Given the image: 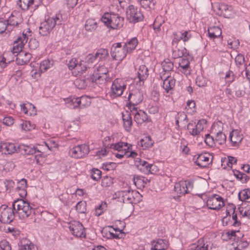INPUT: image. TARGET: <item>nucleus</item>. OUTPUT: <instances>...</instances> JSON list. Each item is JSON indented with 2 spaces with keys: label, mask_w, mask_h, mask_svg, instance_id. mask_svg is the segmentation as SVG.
<instances>
[{
  "label": "nucleus",
  "mask_w": 250,
  "mask_h": 250,
  "mask_svg": "<svg viewBox=\"0 0 250 250\" xmlns=\"http://www.w3.org/2000/svg\"><path fill=\"white\" fill-rule=\"evenodd\" d=\"M101 20L105 25L113 29L121 28L124 23V18L114 13H104Z\"/></svg>",
  "instance_id": "nucleus-1"
},
{
  "label": "nucleus",
  "mask_w": 250,
  "mask_h": 250,
  "mask_svg": "<svg viewBox=\"0 0 250 250\" xmlns=\"http://www.w3.org/2000/svg\"><path fill=\"white\" fill-rule=\"evenodd\" d=\"M21 40V38H18L17 40L15 41L14 42L13 47L11 52H5L3 54V55L1 57H0V67L1 69L4 68L7 66V64L9 63L12 61L10 60H7V62H6L7 59L5 57L7 56L8 54L12 53V54H14L17 53V54L23 51L22 49L24 43L22 42H20Z\"/></svg>",
  "instance_id": "nucleus-2"
},
{
  "label": "nucleus",
  "mask_w": 250,
  "mask_h": 250,
  "mask_svg": "<svg viewBox=\"0 0 250 250\" xmlns=\"http://www.w3.org/2000/svg\"><path fill=\"white\" fill-rule=\"evenodd\" d=\"M91 75L92 83L102 84L108 80V70L104 65L99 66Z\"/></svg>",
  "instance_id": "nucleus-3"
},
{
  "label": "nucleus",
  "mask_w": 250,
  "mask_h": 250,
  "mask_svg": "<svg viewBox=\"0 0 250 250\" xmlns=\"http://www.w3.org/2000/svg\"><path fill=\"white\" fill-rule=\"evenodd\" d=\"M124 45L122 46L121 42L114 43L110 49L111 56L113 59L117 61H122L128 53Z\"/></svg>",
  "instance_id": "nucleus-4"
},
{
  "label": "nucleus",
  "mask_w": 250,
  "mask_h": 250,
  "mask_svg": "<svg viewBox=\"0 0 250 250\" xmlns=\"http://www.w3.org/2000/svg\"><path fill=\"white\" fill-rule=\"evenodd\" d=\"M127 19L130 22L136 23L142 21L144 16L140 10L133 5H129L126 9Z\"/></svg>",
  "instance_id": "nucleus-5"
},
{
  "label": "nucleus",
  "mask_w": 250,
  "mask_h": 250,
  "mask_svg": "<svg viewBox=\"0 0 250 250\" xmlns=\"http://www.w3.org/2000/svg\"><path fill=\"white\" fill-rule=\"evenodd\" d=\"M213 156L209 153H204L195 155L193 158L194 163L202 168L207 167L212 163Z\"/></svg>",
  "instance_id": "nucleus-6"
},
{
  "label": "nucleus",
  "mask_w": 250,
  "mask_h": 250,
  "mask_svg": "<svg viewBox=\"0 0 250 250\" xmlns=\"http://www.w3.org/2000/svg\"><path fill=\"white\" fill-rule=\"evenodd\" d=\"M125 88L126 84L123 80L121 79H115L111 87V96L115 98L121 96Z\"/></svg>",
  "instance_id": "nucleus-7"
},
{
  "label": "nucleus",
  "mask_w": 250,
  "mask_h": 250,
  "mask_svg": "<svg viewBox=\"0 0 250 250\" xmlns=\"http://www.w3.org/2000/svg\"><path fill=\"white\" fill-rule=\"evenodd\" d=\"M139 192L136 190H125L119 191L115 193L116 197H122L124 203H133L135 201V196H137Z\"/></svg>",
  "instance_id": "nucleus-8"
},
{
  "label": "nucleus",
  "mask_w": 250,
  "mask_h": 250,
  "mask_svg": "<svg viewBox=\"0 0 250 250\" xmlns=\"http://www.w3.org/2000/svg\"><path fill=\"white\" fill-rule=\"evenodd\" d=\"M206 204L208 208L213 210H219L225 205L223 198L217 194L208 197Z\"/></svg>",
  "instance_id": "nucleus-9"
},
{
  "label": "nucleus",
  "mask_w": 250,
  "mask_h": 250,
  "mask_svg": "<svg viewBox=\"0 0 250 250\" xmlns=\"http://www.w3.org/2000/svg\"><path fill=\"white\" fill-rule=\"evenodd\" d=\"M3 207L0 215V221L4 224H10L15 218V212L13 208H8L7 206L2 205L0 209Z\"/></svg>",
  "instance_id": "nucleus-10"
},
{
  "label": "nucleus",
  "mask_w": 250,
  "mask_h": 250,
  "mask_svg": "<svg viewBox=\"0 0 250 250\" xmlns=\"http://www.w3.org/2000/svg\"><path fill=\"white\" fill-rule=\"evenodd\" d=\"M89 152L88 146L82 144L78 145L69 151L71 157L75 158H81L87 155Z\"/></svg>",
  "instance_id": "nucleus-11"
},
{
  "label": "nucleus",
  "mask_w": 250,
  "mask_h": 250,
  "mask_svg": "<svg viewBox=\"0 0 250 250\" xmlns=\"http://www.w3.org/2000/svg\"><path fill=\"white\" fill-rule=\"evenodd\" d=\"M53 22V20H50V18H48L42 22L39 27L40 34L42 36L49 35L54 28V23Z\"/></svg>",
  "instance_id": "nucleus-12"
},
{
  "label": "nucleus",
  "mask_w": 250,
  "mask_h": 250,
  "mask_svg": "<svg viewBox=\"0 0 250 250\" xmlns=\"http://www.w3.org/2000/svg\"><path fill=\"white\" fill-rule=\"evenodd\" d=\"M69 229L72 234L77 237H85L84 228L78 221H74L70 224Z\"/></svg>",
  "instance_id": "nucleus-13"
},
{
  "label": "nucleus",
  "mask_w": 250,
  "mask_h": 250,
  "mask_svg": "<svg viewBox=\"0 0 250 250\" xmlns=\"http://www.w3.org/2000/svg\"><path fill=\"white\" fill-rule=\"evenodd\" d=\"M18 152L23 155H32L35 154L37 151V148L33 145H25L24 144H20L18 146Z\"/></svg>",
  "instance_id": "nucleus-14"
},
{
  "label": "nucleus",
  "mask_w": 250,
  "mask_h": 250,
  "mask_svg": "<svg viewBox=\"0 0 250 250\" xmlns=\"http://www.w3.org/2000/svg\"><path fill=\"white\" fill-rule=\"evenodd\" d=\"M92 76L91 74L87 77L84 76L81 78L77 79L75 82L74 84L79 89H85L90 82H92Z\"/></svg>",
  "instance_id": "nucleus-15"
},
{
  "label": "nucleus",
  "mask_w": 250,
  "mask_h": 250,
  "mask_svg": "<svg viewBox=\"0 0 250 250\" xmlns=\"http://www.w3.org/2000/svg\"><path fill=\"white\" fill-rule=\"evenodd\" d=\"M153 247L151 250H166L168 247V242L166 240L158 239L151 242Z\"/></svg>",
  "instance_id": "nucleus-16"
},
{
  "label": "nucleus",
  "mask_w": 250,
  "mask_h": 250,
  "mask_svg": "<svg viewBox=\"0 0 250 250\" xmlns=\"http://www.w3.org/2000/svg\"><path fill=\"white\" fill-rule=\"evenodd\" d=\"M17 62L18 64L22 65L28 63L32 57L30 53L24 51L17 54Z\"/></svg>",
  "instance_id": "nucleus-17"
},
{
  "label": "nucleus",
  "mask_w": 250,
  "mask_h": 250,
  "mask_svg": "<svg viewBox=\"0 0 250 250\" xmlns=\"http://www.w3.org/2000/svg\"><path fill=\"white\" fill-rule=\"evenodd\" d=\"M143 97L140 92L135 93H130L128 97V101L129 105H137L142 102Z\"/></svg>",
  "instance_id": "nucleus-18"
},
{
  "label": "nucleus",
  "mask_w": 250,
  "mask_h": 250,
  "mask_svg": "<svg viewBox=\"0 0 250 250\" xmlns=\"http://www.w3.org/2000/svg\"><path fill=\"white\" fill-rule=\"evenodd\" d=\"M134 121L137 124L140 125L149 121L147 114L142 110H139L135 114Z\"/></svg>",
  "instance_id": "nucleus-19"
},
{
  "label": "nucleus",
  "mask_w": 250,
  "mask_h": 250,
  "mask_svg": "<svg viewBox=\"0 0 250 250\" xmlns=\"http://www.w3.org/2000/svg\"><path fill=\"white\" fill-rule=\"evenodd\" d=\"M230 141L233 146H237L241 142L243 138L237 130H233L229 134Z\"/></svg>",
  "instance_id": "nucleus-20"
},
{
  "label": "nucleus",
  "mask_w": 250,
  "mask_h": 250,
  "mask_svg": "<svg viewBox=\"0 0 250 250\" xmlns=\"http://www.w3.org/2000/svg\"><path fill=\"white\" fill-rule=\"evenodd\" d=\"M122 118L124 121V126L125 130L127 131H130L132 125L131 114L126 111L125 113H122Z\"/></svg>",
  "instance_id": "nucleus-21"
},
{
  "label": "nucleus",
  "mask_w": 250,
  "mask_h": 250,
  "mask_svg": "<svg viewBox=\"0 0 250 250\" xmlns=\"http://www.w3.org/2000/svg\"><path fill=\"white\" fill-rule=\"evenodd\" d=\"M189 62L188 60L182 58L179 62V69L180 71L186 75L190 74V68Z\"/></svg>",
  "instance_id": "nucleus-22"
},
{
  "label": "nucleus",
  "mask_w": 250,
  "mask_h": 250,
  "mask_svg": "<svg viewBox=\"0 0 250 250\" xmlns=\"http://www.w3.org/2000/svg\"><path fill=\"white\" fill-rule=\"evenodd\" d=\"M208 34L210 39L212 40L219 38L222 35L221 29L218 26L210 27L208 28Z\"/></svg>",
  "instance_id": "nucleus-23"
},
{
  "label": "nucleus",
  "mask_w": 250,
  "mask_h": 250,
  "mask_svg": "<svg viewBox=\"0 0 250 250\" xmlns=\"http://www.w3.org/2000/svg\"><path fill=\"white\" fill-rule=\"evenodd\" d=\"M175 83V80L171 77L167 76L163 81V87L168 93L169 91L174 87Z\"/></svg>",
  "instance_id": "nucleus-24"
},
{
  "label": "nucleus",
  "mask_w": 250,
  "mask_h": 250,
  "mask_svg": "<svg viewBox=\"0 0 250 250\" xmlns=\"http://www.w3.org/2000/svg\"><path fill=\"white\" fill-rule=\"evenodd\" d=\"M214 8H215L214 11H216L217 14L225 16L227 12L230 11V6L224 3H221L217 5Z\"/></svg>",
  "instance_id": "nucleus-25"
},
{
  "label": "nucleus",
  "mask_w": 250,
  "mask_h": 250,
  "mask_svg": "<svg viewBox=\"0 0 250 250\" xmlns=\"http://www.w3.org/2000/svg\"><path fill=\"white\" fill-rule=\"evenodd\" d=\"M6 21L8 27L10 26H16L21 22V18L20 15L17 16L11 14Z\"/></svg>",
  "instance_id": "nucleus-26"
},
{
  "label": "nucleus",
  "mask_w": 250,
  "mask_h": 250,
  "mask_svg": "<svg viewBox=\"0 0 250 250\" xmlns=\"http://www.w3.org/2000/svg\"><path fill=\"white\" fill-rule=\"evenodd\" d=\"M28 201L24 200L22 199H18L17 200L14 201V202L12 204V207L13 209L16 210V206L17 207V210L16 212H17L20 215V212H21V210L23 209L24 208V205L26 206L27 204Z\"/></svg>",
  "instance_id": "nucleus-27"
},
{
  "label": "nucleus",
  "mask_w": 250,
  "mask_h": 250,
  "mask_svg": "<svg viewBox=\"0 0 250 250\" xmlns=\"http://www.w3.org/2000/svg\"><path fill=\"white\" fill-rule=\"evenodd\" d=\"M174 190L180 195H185L187 193V187L185 181H180L175 184Z\"/></svg>",
  "instance_id": "nucleus-28"
},
{
  "label": "nucleus",
  "mask_w": 250,
  "mask_h": 250,
  "mask_svg": "<svg viewBox=\"0 0 250 250\" xmlns=\"http://www.w3.org/2000/svg\"><path fill=\"white\" fill-rule=\"evenodd\" d=\"M19 250H38V249L33 243L25 239L21 241Z\"/></svg>",
  "instance_id": "nucleus-29"
},
{
  "label": "nucleus",
  "mask_w": 250,
  "mask_h": 250,
  "mask_svg": "<svg viewBox=\"0 0 250 250\" xmlns=\"http://www.w3.org/2000/svg\"><path fill=\"white\" fill-rule=\"evenodd\" d=\"M148 76L147 68L145 65H141L138 71V77L140 81H144Z\"/></svg>",
  "instance_id": "nucleus-30"
},
{
  "label": "nucleus",
  "mask_w": 250,
  "mask_h": 250,
  "mask_svg": "<svg viewBox=\"0 0 250 250\" xmlns=\"http://www.w3.org/2000/svg\"><path fill=\"white\" fill-rule=\"evenodd\" d=\"M138 44V40L136 38H133L128 42L124 43V46L126 49V52L131 53L134 50Z\"/></svg>",
  "instance_id": "nucleus-31"
},
{
  "label": "nucleus",
  "mask_w": 250,
  "mask_h": 250,
  "mask_svg": "<svg viewBox=\"0 0 250 250\" xmlns=\"http://www.w3.org/2000/svg\"><path fill=\"white\" fill-rule=\"evenodd\" d=\"M24 208L21 210V212H20V218L21 219L27 218L31 214L33 211V208L30 206L28 202L26 206H24Z\"/></svg>",
  "instance_id": "nucleus-32"
},
{
  "label": "nucleus",
  "mask_w": 250,
  "mask_h": 250,
  "mask_svg": "<svg viewBox=\"0 0 250 250\" xmlns=\"http://www.w3.org/2000/svg\"><path fill=\"white\" fill-rule=\"evenodd\" d=\"M68 106L70 108H76L79 107V104H81V100H79V97H70L65 101Z\"/></svg>",
  "instance_id": "nucleus-33"
},
{
  "label": "nucleus",
  "mask_w": 250,
  "mask_h": 250,
  "mask_svg": "<svg viewBox=\"0 0 250 250\" xmlns=\"http://www.w3.org/2000/svg\"><path fill=\"white\" fill-rule=\"evenodd\" d=\"M84 26L86 31L92 32L97 27V22L94 19H89L86 21Z\"/></svg>",
  "instance_id": "nucleus-34"
},
{
  "label": "nucleus",
  "mask_w": 250,
  "mask_h": 250,
  "mask_svg": "<svg viewBox=\"0 0 250 250\" xmlns=\"http://www.w3.org/2000/svg\"><path fill=\"white\" fill-rule=\"evenodd\" d=\"M34 3V0H19L18 4L22 10L25 11Z\"/></svg>",
  "instance_id": "nucleus-35"
},
{
  "label": "nucleus",
  "mask_w": 250,
  "mask_h": 250,
  "mask_svg": "<svg viewBox=\"0 0 250 250\" xmlns=\"http://www.w3.org/2000/svg\"><path fill=\"white\" fill-rule=\"evenodd\" d=\"M3 148L5 149L4 153L6 154H12L14 152H18V147L16 148L15 145L13 143H8L4 144Z\"/></svg>",
  "instance_id": "nucleus-36"
},
{
  "label": "nucleus",
  "mask_w": 250,
  "mask_h": 250,
  "mask_svg": "<svg viewBox=\"0 0 250 250\" xmlns=\"http://www.w3.org/2000/svg\"><path fill=\"white\" fill-rule=\"evenodd\" d=\"M53 61L49 59L43 60L40 65V69L42 71H45L51 68L53 65Z\"/></svg>",
  "instance_id": "nucleus-37"
},
{
  "label": "nucleus",
  "mask_w": 250,
  "mask_h": 250,
  "mask_svg": "<svg viewBox=\"0 0 250 250\" xmlns=\"http://www.w3.org/2000/svg\"><path fill=\"white\" fill-rule=\"evenodd\" d=\"M95 55L99 60H105L108 56V51L106 49L100 48L97 51Z\"/></svg>",
  "instance_id": "nucleus-38"
},
{
  "label": "nucleus",
  "mask_w": 250,
  "mask_h": 250,
  "mask_svg": "<svg viewBox=\"0 0 250 250\" xmlns=\"http://www.w3.org/2000/svg\"><path fill=\"white\" fill-rule=\"evenodd\" d=\"M175 39L179 41L180 40H183L184 42H187L189 40V39L191 37V35L190 32L188 31H185L184 33H182L181 36L178 38L177 33H175L173 34Z\"/></svg>",
  "instance_id": "nucleus-39"
},
{
  "label": "nucleus",
  "mask_w": 250,
  "mask_h": 250,
  "mask_svg": "<svg viewBox=\"0 0 250 250\" xmlns=\"http://www.w3.org/2000/svg\"><path fill=\"white\" fill-rule=\"evenodd\" d=\"M215 141L216 144L223 145L226 142V136L222 131H219L216 134Z\"/></svg>",
  "instance_id": "nucleus-40"
},
{
  "label": "nucleus",
  "mask_w": 250,
  "mask_h": 250,
  "mask_svg": "<svg viewBox=\"0 0 250 250\" xmlns=\"http://www.w3.org/2000/svg\"><path fill=\"white\" fill-rule=\"evenodd\" d=\"M162 66L165 72L170 71L173 68V64L169 59L165 60L162 63Z\"/></svg>",
  "instance_id": "nucleus-41"
},
{
  "label": "nucleus",
  "mask_w": 250,
  "mask_h": 250,
  "mask_svg": "<svg viewBox=\"0 0 250 250\" xmlns=\"http://www.w3.org/2000/svg\"><path fill=\"white\" fill-rule=\"evenodd\" d=\"M229 208H230V209H232V219L234 221L232 225L234 227H238L240 225L241 222L237 220V214L235 213V207L233 204H229Z\"/></svg>",
  "instance_id": "nucleus-42"
},
{
  "label": "nucleus",
  "mask_w": 250,
  "mask_h": 250,
  "mask_svg": "<svg viewBox=\"0 0 250 250\" xmlns=\"http://www.w3.org/2000/svg\"><path fill=\"white\" fill-rule=\"evenodd\" d=\"M238 197L241 201H245L250 198V189H244L239 193Z\"/></svg>",
  "instance_id": "nucleus-43"
},
{
  "label": "nucleus",
  "mask_w": 250,
  "mask_h": 250,
  "mask_svg": "<svg viewBox=\"0 0 250 250\" xmlns=\"http://www.w3.org/2000/svg\"><path fill=\"white\" fill-rule=\"evenodd\" d=\"M76 209L79 213H84L86 211V203L84 201L79 202L76 206Z\"/></svg>",
  "instance_id": "nucleus-44"
},
{
  "label": "nucleus",
  "mask_w": 250,
  "mask_h": 250,
  "mask_svg": "<svg viewBox=\"0 0 250 250\" xmlns=\"http://www.w3.org/2000/svg\"><path fill=\"white\" fill-rule=\"evenodd\" d=\"M21 128L24 131H30L35 128L36 125L31 124L30 121H25L20 125Z\"/></svg>",
  "instance_id": "nucleus-45"
},
{
  "label": "nucleus",
  "mask_w": 250,
  "mask_h": 250,
  "mask_svg": "<svg viewBox=\"0 0 250 250\" xmlns=\"http://www.w3.org/2000/svg\"><path fill=\"white\" fill-rule=\"evenodd\" d=\"M247 204L245 206V210L243 212V210H240L241 214L243 216H246L250 219V201H246L244 205Z\"/></svg>",
  "instance_id": "nucleus-46"
},
{
  "label": "nucleus",
  "mask_w": 250,
  "mask_h": 250,
  "mask_svg": "<svg viewBox=\"0 0 250 250\" xmlns=\"http://www.w3.org/2000/svg\"><path fill=\"white\" fill-rule=\"evenodd\" d=\"M127 145L128 144L127 143L119 142L115 144H111L110 148L120 151L123 149L124 146H127Z\"/></svg>",
  "instance_id": "nucleus-47"
},
{
  "label": "nucleus",
  "mask_w": 250,
  "mask_h": 250,
  "mask_svg": "<svg viewBox=\"0 0 250 250\" xmlns=\"http://www.w3.org/2000/svg\"><path fill=\"white\" fill-rule=\"evenodd\" d=\"M50 20H53L54 23V27L56 25H61L62 24V21L63 20L62 16L61 13H57L55 17L50 18Z\"/></svg>",
  "instance_id": "nucleus-48"
},
{
  "label": "nucleus",
  "mask_w": 250,
  "mask_h": 250,
  "mask_svg": "<svg viewBox=\"0 0 250 250\" xmlns=\"http://www.w3.org/2000/svg\"><path fill=\"white\" fill-rule=\"evenodd\" d=\"M205 142L207 145L210 147H213L215 145L216 143L214 138L209 134L206 135Z\"/></svg>",
  "instance_id": "nucleus-49"
},
{
  "label": "nucleus",
  "mask_w": 250,
  "mask_h": 250,
  "mask_svg": "<svg viewBox=\"0 0 250 250\" xmlns=\"http://www.w3.org/2000/svg\"><path fill=\"white\" fill-rule=\"evenodd\" d=\"M195 123H189L187 125V129L189 131V133L193 136L197 135L200 132L196 128H190V126H192V127H195Z\"/></svg>",
  "instance_id": "nucleus-50"
},
{
  "label": "nucleus",
  "mask_w": 250,
  "mask_h": 250,
  "mask_svg": "<svg viewBox=\"0 0 250 250\" xmlns=\"http://www.w3.org/2000/svg\"><path fill=\"white\" fill-rule=\"evenodd\" d=\"M102 172L97 168H93L91 172V178L95 181H98L101 177Z\"/></svg>",
  "instance_id": "nucleus-51"
},
{
  "label": "nucleus",
  "mask_w": 250,
  "mask_h": 250,
  "mask_svg": "<svg viewBox=\"0 0 250 250\" xmlns=\"http://www.w3.org/2000/svg\"><path fill=\"white\" fill-rule=\"evenodd\" d=\"M107 207L106 202H102L101 204L96 208V213L97 216L101 215L104 211L106 209Z\"/></svg>",
  "instance_id": "nucleus-52"
},
{
  "label": "nucleus",
  "mask_w": 250,
  "mask_h": 250,
  "mask_svg": "<svg viewBox=\"0 0 250 250\" xmlns=\"http://www.w3.org/2000/svg\"><path fill=\"white\" fill-rule=\"evenodd\" d=\"M117 167L115 163L109 162L105 163L103 164L102 168L105 170L109 171L114 169Z\"/></svg>",
  "instance_id": "nucleus-53"
},
{
  "label": "nucleus",
  "mask_w": 250,
  "mask_h": 250,
  "mask_svg": "<svg viewBox=\"0 0 250 250\" xmlns=\"http://www.w3.org/2000/svg\"><path fill=\"white\" fill-rule=\"evenodd\" d=\"M196 83L199 87H203L206 85V80L203 76L199 75L196 79Z\"/></svg>",
  "instance_id": "nucleus-54"
},
{
  "label": "nucleus",
  "mask_w": 250,
  "mask_h": 250,
  "mask_svg": "<svg viewBox=\"0 0 250 250\" xmlns=\"http://www.w3.org/2000/svg\"><path fill=\"white\" fill-rule=\"evenodd\" d=\"M235 62L237 66L240 67L245 62V58L244 55L239 54H238L235 58Z\"/></svg>",
  "instance_id": "nucleus-55"
},
{
  "label": "nucleus",
  "mask_w": 250,
  "mask_h": 250,
  "mask_svg": "<svg viewBox=\"0 0 250 250\" xmlns=\"http://www.w3.org/2000/svg\"><path fill=\"white\" fill-rule=\"evenodd\" d=\"M176 117L184 125H186V124L188 122V119L187 115L184 112L178 113Z\"/></svg>",
  "instance_id": "nucleus-56"
},
{
  "label": "nucleus",
  "mask_w": 250,
  "mask_h": 250,
  "mask_svg": "<svg viewBox=\"0 0 250 250\" xmlns=\"http://www.w3.org/2000/svg\"><path fill=\"white\" fill-rule=\"evenodd\" d=\"M6 29L8 31L12 30L11 29H9L6 20L0 18V34L3 33Z\"/></svg>",
  "instance_id": "nucleus-57"
},
{
  "label": "nucleus",
  "mask_w": 250,
  "mask_h": 250,
  "mask_svg": "<svg viewBox=\"0 0 250 250\" xmlns=\"http://www.w3.org/2000/svg\"><path fill=\"white\" fill-rule=\"evenodd\" d=\"M39 46L38 41L35 39H31L28 42V47L31 50H35Z\"/></svg>",
  "instance_id": "nucleus-58"
},
{
  "label": "nucleus",
  "mask_w": 250,
  "mask_h": 250,
  "mask_svg": "<svg viewBox=\"0 0 250 250\" xmlns=\"http://www.w3.org/2000/svg\"><path fill=\"white\" fill-rule=\"evenodd\" d=\"M191 250H208V245L204 243V241L200 240L199 244L195 247V249Z\"/></svg>",
  "instance_id": "nucleus-59"
},
{
  "label": "nucleus",
  "mask_w": 250,
  "mask_h": 250,
  "mask_svg": "<svg viewBox=\"0 0 250 250\" xmlns=\"http://www.w3.org/2000/svg\"><path fill=\"white\" fill-rule=\"evenodd\" d=\"M113 183L111 177L105 176L102 179V185L103 187H109Z\"/></svg>",
  "instance_id": "nucleus-60"
},
{
  "label": "nucleus",
  "mask_w": 250,
  "mask_h": 250,
  "mask_svg": "<svg viewBox=\"0 0 250 250\" xmlns=\"http://www.w3.org/2000/svg\"><path fill=\"white\" fill-rule=\"evenodd\" d=\"M85 63V62H84L83 61H81L80 62H79L76 68L78 72H81L83 73V72H84L87 70L88 67L86 64H84Z\"/></svg>",
  "instance_id": "nucleus-61"
},
{
  "label": "nucleus",
  "mask_w": 250,
  "mask_h": 250,
  "mask_svg": "<svg viewBox=\"0 0 250 250\" xmlns=\"http://www.w3.org/2000/svg\"><path fill=\"white\" fill-rule=\"evenodd\" d=\"M233 93H234L235 95L237 97H241L244 95V91L241 89L240 86L238 85L233 86Z\"/></svg>",
  "instance_id": "nucleus-62"
},
{
  "label": "nucleus",
  "mask_w": 250,
  "mask_h": 250,
  "mask_svg": "<svg viewBox=\"0 0 250 250\" xmlns=\"http://www.w3.org/2000/svg\"><path fill=\"white\" fill-rule=\"evenodd\" d=\"M78 63H79L76 58H72L69 61L68 63V68L70 70H72L74 68L76 69Z\"/></svg>",
  "instance_id": "nucleus-63"
},
{
  "label": "nucleus",
  "mask_w": 250,
  "mask_h": 250,
  "mask_svg": "<svg viewBox=\"0 0 250 250\" xmlns=\"http://www.w3.org/2000/svg\"><path fill=\"white\" fill-rule=\"evenodd\" d=\"M0 248L2 250H11L9 243L6 240H2L0 242Z\"/></svg>",
  "instance_id": "nucleus-64"
}]
</instances>
